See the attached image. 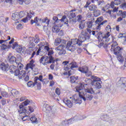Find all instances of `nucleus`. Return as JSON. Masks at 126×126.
<instances>
[{
    "mask_svg": "<svg viewBox=\"0 0 126 126\" xmlns=\"http://www.w3.org/2000/svg\"><path fill=\"white\" fill-rule=\"evenodd\" d=\"M105 30H106L107 32H111V31H112V29H111V27L110 26H107L106 27Z\"/></svg>",
    "mask_w": 126,
    "mask_h": 126,
    "instance_id": "6e6d98bb",
    "label": "nucleus"
},
{
    "mask_svg": "<svg viewBox=\"0 0 126 126\" xmlns=\"http://www.w3.org/2000/svg\"><path fill=\"white\" fill-rule=\"evenodd\" d=\"M61 22H64V24H67L68 22V20L66 18V16H63L62 18L60 20Z\"/></svg>",
    "mask_w": 126,
    "mask_h": 126,
    "instance_id": "72a5a7b5",
    "label": "nucleus"
},
{
    "mask_svg": "<svg viewBox=\"0 0 126 126\" xmlns=\"http://www.w3.org/2000/svg\"><path fill=\"white\" fill-rule=\"evenodd\" d=\"M77 18L78 19V21H80V20H81V19H82V15H79L77 16Z\"/></svg>",
    "mask_w": 126,
    "mask_h": 126,
    "instance_id": "69168bd1",
    "label": "nucleus"
},
{
    "mask_svg": "<svg viewBox=\"0 0 126 126\" xmlns=\"http://www.w3.org/2000/svg\"><path fill=\"white\" fill-rule=\"evenodd\" d=\"M17 65V68L19 69H22V68H23V64H22V63H18Z\"/></svg>",
    "mask_w": 126,
    "mask_h": 126,
    "instance_id": "603ef678",
    "label": "nucleus"
},
{
    "mask_svg": "<svg viewBox=\"0 0 126 126\" xmlns=\"http://www.w3.org/2000/svg\"><path fill=\"white\" fill-rule=\"evenodd\" d=\"M18 47V44H17V43L15 42L13 44V46L12 47V48L14 49H15V48H17Z\"/></svg>",
    "mask_w": 126,
    "mask_h": 126,
    "instance_id": "bf43d9fd",
    "label": "nucleus"
},
{
    "mask_svg": "<svg viewBox=\"0 0 126 126\" xmlns=\"http://www.w3.org/2000/svg\"><path fill=\"white\" fill-rule=\"evenodd\" d=\"M79 71H80L82 73H85L86 75V76H90L91 74H92V73L91 71H89V69H88V67L86 66H84L81 67H79L78 68Z\"/></svg>",
    "mask_w": 126,
    "mask_h": 126,
    "instance_id": "2eb2a0df",
    "label": "nucleus"
},
{
    "mask_svg": "<svg viewBox=\"0 0 126 126\" xmlns=\"http://www.w3.org/2000/svg\"><path fill=\"white\" fill-rule=\"evenodd\" d=\"M117 60L119 61L120 63H124V57H123V55L120 53L119 54L117 55Z\"/></svg>",
    "mask_w": 126,
    "mask_h": 126,
    "instance_id": "cd10ccee",
    "label": "nucleus"
},
{
    "mask_svg": "<svg viewBox=\"0 0 126 126\" xmlns=\"http://www.w3.org/2000/svg\"><path fill=\"white\" fill-rule=\"evenodd\" d=\"M87 26L88 28H89L90 29H91L93 26V22L92 21H88L87 22Z\"/></svg>",
    "mask_w": 126,
    "mask_h": 126,
    "instance_id": "58836bf2",
    "label": "nucleus"
},
{
    "mask_svg": "<svg viewBox=\"0 0 126 126\" xmlns=\"http://www.w3.org/2000/svg\"><path fill=\"white\" fill-rule=\"evenodd\" d=\"M77 117V119H76V121H82V120H84V119H86V117H85L84 116L82 115H79L78 116H75Z\"/></svg>",
    "mask_w": 126,
    "mask_h": 126,
    "instance_id": "4c0bfd02",
    "label": "nucleus"
},
{
    "mask_svg": "<svg viewBox=\"0 0 126 126\" xmlns=\"http://www.w3.org/2000/svg\"><path fill=\"white\" fill-rule=\"evenodd\" d=\"M54 85L55 82H54V81H51L50 82V86H51V87H53V86Z\"/></svg>",
    "mask_w": 126,
    "mask_h": 126,
    "instance_id": "774afa93",
    "label": "nucleus"
},
{
    "mask_svg": "<svg viewBox=\"0 0 126 126\" xmlns=\"http://www.w3.org/2000/svg\"><path fill=\"white\" fill-rule=\"evenodd\" d=\"M23 28V27L22 26V24H20L17 26V29L18 30H20L21 29H22Z\"/></svg>",
    "mask_w": 126,
    "mask_h": 126,
    "instance_id": "052dcab7",
    "label": "nucleus"
},
{
    "mask_svg": "<svg viewBox=\"0 0 126 126\" xmlns=\"http://www.w3.org/2000/svg\"><path fill=\"white\" fill-rule=\"evenodd\" d=\"M16 51L20 54H23L25 52V47H23L22 46H18V47L16 48Z\"/></svg>",
    "mask_w": 126,
    "mask_h": 126,
    "instance_id": "393cba45",
    "label": "nucleus"
},
{
    "mask_svg": "<svg viewBox=\"0 0 126 126\" xmlns=\"http://www.w3.org/2000/svg\"><path fill=\"white\" fill-rule=\"evenodd\" d=\"M77 79H78V77L77 76V77H74V76H73V77H70V82L71 83H74L75 82V81H76V80H77Z\"/></svg>",
    "mask_w": 126,
    "mask_h": 126,
    "instance_id": "ea45409f",
    "label": "nucleus"
},
{
    "mask_svg": "<svg viewBox=\"0 0 126 126\" xmlns=\"http://www.w3.org/2000/svg\"><path fill=\"white\" fill-rule=\"evenodd\" d=\"M42 111H43V112H45V113H48V112L52 111L53 114H55L57 111V109L54 107V106H50L48 104H44L42 108Z\"/></svg>",
    "mask_w": 126,
    "mask_h": 126,
    "instance_id": "4468645a",
    "label": "nucleus"
},
{
    "mask_svg": "<svg viewBox=\"0 0 126 126\" xmlns=\"http://www.w3.org/2000/svg\"><path fill=\"white\" fill-rule=\"evenodd\" d=\"M85 27V23L83 22H81L80 24L79 25V28L80 30H82V29H84Z\"/></svg>",
    "mask_w": 126,
    "mask_h": 126,
    "instance_id": "e433bc0d",
    "label": "nucleus"
},
{
    "mask_svg": "<svg viewBox=\"0 0 126 126\" xmlns=\"http://www.w3.org/2000/svg\"><path fill=\"white\" fill-rule=\"evenodd\" d=\"M100 14H101V12H100V10H95L94 11V15L95 16V17H98Z\"/></svg>",
    "mask_w": 126,
    "mask_h": 126,
    "instance_id": "c9c22d12",
    "label": "nucleus"
},
{
    "mask_svg": "<svg viewBox=\"0 0 126 126\" xmlns=\"http://www.w3.org/2000/svg\"><path fill=\"white\" fill-rule=\"evenodd\" d=\"M90 37L86 31L82 30L81 34L79 36V40L81 43H83L86 40H89Z\"/></svg>",
    "mask_w": 126,
    "mask_h": 126,
    "instance_id": "9b49d317",
    "label": "nucleus"
},
{
    "mask_svg": "<svg viewBox=\"0 0 126 126\" xmlns=\"http://www.w3.org/2000/svg\"><path fill=\"white\" fill-rule=\"evenodd\" d=\"M121 8H123V9H126V2L123 3L122 5L120 6Z\"/></svg>",
    "mask_w": 126,
    "mask_h": 126,
    "instance_id": "5fc2aeb1",
    "label": "nucleus"
},
{
    "mask_svg": "<svg viewBox=\"0 0 126 126\" xmlns=\"http://www.w3.org/2000/svg\"><path fill=\"white\" fill-rule=\"evenodd\" d=\"M60 126H68V124L66 123V121L62 122V124L60 125Z\"/></svg>",
    "mask_w": 126,
    "mask_h": 126,
    "instance_id": "864d4df0",
    "label": "nucleus"
},
{
    "mask_svg": "<svg viewBox=\"0 0 126 126\" xmlns=\"http://www.w3.org/2000/svg\"><path fill=\"white\" fill-rule=\"evenodd\" d=\"M31 24H34V23H35L37 26H39L40 24H42V23H45V24L48 26L50 24V20H49L48 18H45L42 19L38 18V17H35L34 20H31Z\"/></svg>",
    "mask_w": 126,
    "mask_h": 126,
    "instance_id": "0eeeda50",
    "label": "nucleus"
},
{
    "mask_svg": "<svg viewBox=\"0 0 126 126\" xmlns=\"http://www.w3.org/2000/svg\"><path fill=\"white\" fill-rule=\"evenodd\" d=\"M34 81L35 82V83H36V85L39 86L41 85V84L40 83V81H43V76L40 75L39 77H35L34 78Z\"/></svg>",
    "mask_w": 126,
    "mask_h": 126,
    "instance_id": "5701e85b",
    "label": "nucleus"
},
{
    "mask_svg": "<svg viewBox=\"0 0 126 126\" xmlns=\"http://www.w3.org/2000/svg\"><path fill=\"white\" fill-rule=\"evenodd\" d=\"M106 50L107 52H109V50H110L111 52H113V54L117 56V55L121 54L122 51H123V48L118 46V43L112 38V44H107Z\"/></svg>",
    "mask_w": 126,
    "mask_h": 126,
    "instance_id": "7ed1b4c3",
    "label": "nucleus"
},
{
    "mask_svg": "<svg viewBox=\"0 0 126 126\" xmlns=\"http://www.w3.org/2000/svg\"><path fill=\"white\" fill-rule=\"evenodd\" d=\"M5 49H7V45L2 44L0 46V49L2 50V51H4Z\"/></svg>",
    "mask_w": 126,
    "mask_h": 126,
    "instance_id": "09e8293b",
    "label": "nucleus"
},
{
    "mask_svg": "<svg viewBox=\"0 0 126 126\" xmlns=\"http://www.w3.org/2000/svg\"><path fill=\"white\" fill-rule=\"evenodd\" d=\"M33 42H35V44H38L39 42H40V38H39V36L38 35L35 36Z\"/></svg>",
    "mask_w": 126,
    "mask_h": 126,
    "instance_id": "a18cd8bd",
    "label": "nucleus"
},
{
    "mask_svg": "<svg viewBox=\"0 0 126 126\" xmlns=\"http://www.w3.org/2000/svg\"><path fill=\"white\" fill-rule=\"evenodd\" d=\"M63 65H64L63 68L64 71L63 72V75H68V76H70V75L72 74L71 69L77 67V63L75 62H72L69 63V61H64L63 63Z\"/></svg>",
    "mask_w": 126,
    "mask_h": 126,
    "instance_id": "f03ea898",
    "label": "nucleus"
},
{
    "mask_svg": "<svg viewBox=\"0 0 126 126\" xmlns=\"http://www.w3.org/2000/svg\"><path fill=\"white\" fill-rule=\"evenodd\" d=\"M75 16H76L75 13H73V12L70 13L68 15V18H69V19H72V18H74Z\"/></svg>",
    "mask_w": 126,
    "mask_h": 126,
    "instance_id": "37998d69",
    "label": "nucleus"
},
{
    "mask_svg": "<svg viewBox=\"0 0 126 126\" xmlns=\"http://www.w3.org/2000/svg\"><path fill=\"white\" fill-rule=\"evenodd\" d=\"M1 95L2 97H5V98H7V97H8V94L6 93V92H1Z\"/></svg>",
    "mask_w": 126,
    "mask_h": 126,
    "instance_id": "49530a36",
    "label": "nucleus"
},
{
    "mask_svg": "<svg viewBox=\"0 0 126 126\" xmlns=\"http://www.w3.org/2000/svg\"><path fill=\"white\" fill-rule=\"evenodd\" d=\"M8 61L10 63H15L16 61V58L13 56H12L11 54H9L8 56Z\"/></svg>",
    "mask_w": 126,
    "mask_h": 126,
    "instance_id": "4be33fe9",
    "label": "nucleus"
},
{
    "mask_svg": "<svg viewBox=\"0 0 126 126\" xmlns=\"http://www.w3.org/2000/svg\"><path fill=\"white\" fill-rule=\"evenodd\" d=\"M85 82L86 83H87V84H89L90 82H91V79L87 78L85 79Z\"/></svg>",
    "mask_w": 126,
    "mask_h": 126,
    "instance_id": "0e129e2a",
    "label": "nucleus"
},
{
    "mask_svg": "<svg viewBox=\"0 0 126 126\" xmlns=\"http://www.w3.org/2000/svg\"><path fill=\"white\" fill-rule=\"evenodd\" d=\"M28 18L29 19H31V18H32V16L30 15V14H29V13H28V16L27 17L22 19L23 22H24V23H26V22H28Z\"/></svg>",
    "mask_w": 126,
    "mask_h": 126,
    "instance_id": "2f4dec72",
    "label": "nucleus"
},
{
    "mask_svg": "<svg viewBox=\"0 0 126 126\" xmlns=\"http://www.w3.org/2000/svg\"><path fill=\"white\" fill-rule=\"evenodd\" d=\"M101 118L104 122H111V118L107 115H102Z\"/></svg>",
    "mask_w": 126,
    "mask_h": 126,
    "instance_id": "bb28decb",
    "label": "nucleus"
},
{
    "mask_svg": "<svg viewBox=\"0 0 126 126\" xmlns=\"http://www.w3.org/2000/svg\"><path fill=\"white\" fill-rule=\"evenodd\" d=\"M65 44H62L58 46L57 47L55 48V50L59 51L58 52V54L60 56H63V55H65Z\"/></svg>",
    "mask_w": 126,
    "mask_h": 126,
    "instance_id": "ddd939ff",
    "label": "nucleus"
},
{
    "mask_svg": "<svg viewBox=\"0 0 126 126\" xmlns=\"http://www.w3.org/2000/svg\"><path fill=\"white\" fill-rule=\"evenodd\" d=\"M8 40H10V36H7V39H1L0 40V44H2V43H5V44L6 43L5 42H7Z\"/></svg>",
    "mask_w": 126,
    "mask_h": 126,
    "instance_id": "79ce46f5",
    "label": "nucleus"
},
{
    "mask_svg": "<svg viewBox=\"0 0 126 126\" xmlns=\"http://www.w3.org/2000/svg\"><path fill=\"white\" fill-rule=\"evenodd\" d=\"M24 100H26V97L22 96V97L20 98V102H22L23 101H24Z\"/></svg>",
    "mask_w": 126,
    "mask_h": 126,
    "instance_id": "338daca9",
    "label": "nucleus"
},
{
    "mask_svg": "<svg viewBox=\"0 0 126 126\" xmlns=\"http://www.w3.org/2000/svg\"><path fill=\"white\" fill-rule=\"evenodd\" d=\"M29 111L31 112V113H33L34 112V108L32 106H29Z\"/></svg>",
    "mask_w": 126,
    "mask_h": 126,
    "instance_id": "680f3d73",
    "label": "nucleus"
},
{
    "mask_svg": "<svg viewBox=\"0 0 126 126\" xmlns=\"http://www.w3.org/2000/svg\"><path fill=\"white\" fill-rule=\"evenodd\" d=\"M35 66V64H34V60H32L30 63H28L27 64V66L26 67V70H28L29 68H30L32 70H33V67Z\"/></svg>",
    "mask_w": 126,
    "mask_h": 126,
    "instance_id": "aec40b11",
    "label": "nucleus"
},
{
    "mask_svg": "<svg viewBox=\"0 0 126 126\" xmlns=\"http://www.w3.org/2000/svg\"><path fill=\"white\" fill-rule=\"evenodd\" d=\"M40 63L43 65H47L48 63H55V60L53 57H49L48 56H43L39 60Z\"/></svg>",
    "mask_w": 126,
    "mask_h": 126,
    "instance_id": "9d476101",
    "label": "nucleus"
},
{
    "mask_svg": "<svg viewBox=\"0 0 126 126\" xmlns=\"http://www.w3.org/2000/svg\"><path fill=\"white\" fill-rule=\"evenodd\" d=\"M87 31L90 33V34H92V35H93L94 36H96L98 38V39H99V38H101V37H102V33L101 32H98L99 31H91V30L89 29H87Z\"/></svg>",
    "mask_w": 126,
    "mask_h": 126,
    "instance_id": "dca6fc26",
    "label": "nucleus"
},
{
    "mask_svg": "<svg viewBox=\"0 0 126 126\" xmlns=\"http://www.w3.org/2000/svg\"><path fill=\"white\" fill-rule=\"evenodd\" d=\"M122 35V36H120V37H122V38H124L123 44L124 45H126V36H124L123 34H120V35Z\"/></svg>",
    "mask_w": 126,
    "mask_h": 126,
    "instance_id": "13d9d810",
    "label": "nucleus"
},
{
    "mask_svg": "<svg viewBox=\"0 0 126 126\" xmlns=\"http://www.w3.org/2000/svg\"><path fill=\"white\" fill-rule=\"evenodd\" d=\"M124 1H125V0H115L114 2H111L110 6L112 8H114V4L115 5H119V4H121L122 2H124Z\"/></svg>",
    "mask_w": 126,
    "mask_h": 126,
    "instance_id": "6ab92c4d",
    "label": "nucleus"
},
{
    "mask_svg": "<svg viewBox=\"0 0 126 126\" xmlns=\"http://www.w3.org/2000/svg\"><path fill=\"white\" fill-rule=\"evenodd\" d=\"M30 104V101L28 99H27L25 102H23L19 105V109L18 112L20 114H26V115H30V112L29 111H27L24 108V106H27V105H29Z\"/></svg>",
    "mask_w": 126,
    "mask_h": 126,
    "instance_id": "1a4fd4ad",
    "label": "nucleus"
},
{
    "mask_svg": "<svg viewBox=\"0 0 126 126\" xmlns=\"http://www.w3.org/2000/svg\"><path fill=\"white\" fill-rule=\"evenodd\" d=\"M55 92L57 94V95H60V94H61V91H60V88H57L55 90Z\"/></svg>",
    "mask_w": 126,
    "mask_h": 126,
    "instance_id": "4d7b16f0",
    "label": "nucleus"
},
{
    "mask_svg": "<svg viewBox=\"0 0 126 126\" xmlns=\"http://www.w3.org/2000/svg\"><path fill=\"white\" fill-rule=\"evenodd\" d=\"M92 85L95 86V88H98V89L101 88V84H102V81H101L100 78L93 75L92 76Z\"/></svg>",
    "mask_w": 126,
    "mask_h": 126,
    "instance_id": "6e6552de",
    "label": "nucleus"
},
{
    "mask_svg": "<svg viewBox=\"0 0 126 126\" xmlns=\"http://www.w3.org/2000/svg\"><path fill=\"white\" fill-rule=\"evenodd\" d=\"M22 120L24 121H30V117L29 116L25 115L24 116H22Z\"/></svg>",
    "mask_w": 126,
    "mask_h": 126,
    "instance_id": "de8ad7c7",
    "label": "nucleus"
},
{
    "mask_svg": "<svg viewBox=\"0 0 126 126\" xmlns=\"http://www.w3.org/2000/svg\"><path fill=\"white\" fill-rule=\"evenodd\" d=\"M103 17H100L98 18L95 21V24L93 25V27L92 28L93 30H97V31H100L101 30V25H104L105 23L108 22V21L105 20L103 21Z\"/></svg>",
    "mask_w": 126,
    "mask_h": 126,
    "instance_id": "423d86ee",
    "label": "nucleus"
},
{
    "mask_svg": "<svg viewBox=\"0 0 126 126\" xmlns=\"http://www.w3.org/2000/svg\"><path fill=\"white\" fill-rule=\"evenodd\" d=\"M91 2H94V0H89V1L87 2L86 4L84 6V7L85 8L88 7V6H89V5L91 3Z\"/></svg>",
    "mask_w": 126,
    "mask_h": 126,
    "instance_id": "8fccbe9b",
    "label": "nucleus"
},
{
    "mask_svg": "<svg viewBox=\"0 0 126 126\" xmlns=\"http://www.w3.org/2000/svg\"><path fill=\"white\" fill-rule=\"evenodd\" d=\"M30 121H31L32 124H38V122L37 120V118L35 116H32L30 118Z\"/></svg>",
    "mask_w": 126,
    "mask_h": 126,
    "instance_id": "473e14b6",
    "label": "nucleus"
},
{
    "mask_svg": "<svg viewBox=\"0 0 126 126\" xmlns=\"http://www.w3.org/2000/svg\"><path fill=\"white\" fill-rule=\"evenodd\" d=\"M110 6H111V5H110V4H107L105 7L102 8V10H103V11H106V9H108Z\"/></svg>",
    "mask_w": 126,
    "mask_h": 126,
    "instance_id": "3c124183",
    "label": "nucleus"
},
{
    "mask_svg": "<svg viewBox=\"0 0 126 126\" xmlns=\"http://www.w3.org/2000/svg\"><path fill=\"white\" fill-rule=\"evenodd\" d=\"M118 83L121 88L126 90V78H121L118 81Z\"/></svg>",
    "mask_w": 126,
    "mask_h": 126,
    "instance_id": "f3484780",
    "label": "nucleus"
},
{
    "mask_svg": "<svg viewBox=\"0 0 126 126\" xmlns=\"http://www.w3.org/2000/svg\"><path fill=\"white\" fill-rule=\"evenodd\" d=\"M25 16V12L21 11L19 12L14 13L12 15V19L14 20L15 21H17V20H19V19L22 18V17H24Z\"/></svg>",
    "mask_w": 126,
    "mask_h": 126,
    "instance_id": "f8f14e48",
    "label": "nucleus"
},
{
    "mask_svg": "<svg viewBox=\"0 0 126 126\" xmlns=\"http://www.w3.org/2000/svg\"><path fill=\"white\" fill-rule=\"evenodd\" d=\"M38 45L39 46V48L36 52V56H39V55H40V53H41V49H42V48H43L44 51H45V52H48V55L49 58L53 57L52 56V55L54 54V51L51 49H50V47H49V45H47L44 46V45L43 44V42L40 43L39 44H38Z\"/></svg>",
    "mask_w": 126,
    "mask_h": 126,
    "instance_id": "39448f33",
    "label": "nucleus"
},
{
    "mask_svg": "<svg viewBox=\"0 0 126 126\" xmlns=\"http://www.w3.org/2000/svg\"><path fill=\"white\" fill-rule=\"evenodd\" d=\"M84 85L82 84H80L75 88L76 92L79 93V97H77V94H75L72 96V102L70 100L64 99L63 103L66 105L68 108H71L73 106L74 104H79L80 105L82 103V101H91L93 99V95L92 94H94L95 92L93 88H88L85 90H83Z\"/></svg>",
    "mask_w": 126,
    "mask_h": 126,
    "instance_id": "f257e3e1",
    "label": "nucleus"
},
{
    "mask_svg": "<svg viewBox=\"0 0 126 126\" xmlns=\"http://www.w3.org/2000/svg\"><path fill=\"white\" fill-rule=\"evenodd\" d=\"M52 32L53 33H59L60 32V29L58 26H54L52 28Z\"/></svg>",
    "mask_w": 126,
    "mask_h": 126,
    "instance_id": "c756f323",
    "label": "nucleus"
},
{
    "mask_svg": "<svg viewBox=\"0 0 126 126\" xmlns=\"http://www.w3.org/2000/svg\"><path fill=\"white\" fill-rule=\"evenodd\" d=\"M35 85H37L35 81H34V83H33V82L32 81H29L27 83V86H28V87H32H32H34V86H35Z\"/></svg>",
    "mask_w": 126,
    "mask_h": 126,
    "instance_id": "f704fd0d",
    "label": "nucleus"
},
{
    "mask_svg": "<svg viewBox=\"0 0 126 126\" xmlns=\"http://www.w3.org/2000/svg\"><path fill=\"white\" fill-rule=\"evenodd\" d=\"M0 66L2 70H8L9 69V65L8 63L5 64V63H1L0 64Z\"/></svg>",
    "mask_w": 126,
    "mask_h": 126,
    "instance_id": "b1692460",
    "label": "nucleus"
},
{
    "mask_svg": "<svg viewBox=\"0 0 126 126\" xmlns=\"http://www.w3.org/2000/svg\"><path fill=\"white\" fill-rule=\"evenodd\" d=\"M26 74V72L24 70L20 71L19 74V79H22L23 77H25V75Z\"/></svg>",
    "mask_w": 126,
    "mask_h": 126,
    "instance_id": "c85d7f7f",
    "label": "nucleus"
},
{
    "mask_svg": "<svg viewBox=\"0 0 126 126\" xmlns=\"http://www.w3.org/2000/svg\"><path fill=\"white\" fill-rule=\"evenodd\" d=\"M78 45L81 46L82 43L79 41V38H75L72 39L71 41H68L66 45V49L68 51L70 52H74L76 50V46L72 45Z\"/></svg>",
    "mask_w": 126,
    "mask_h": 126,
    "instance_id": "20e7f679",
    "label": "nucleus"
},
{
    "mask_svg": "<svg viewBox=\"0 0 126 126\" xmlns=\"http://www.w3.org/2000/svg\"><path fill=\"white\" fill-rule=\"evenodd\" d=\"M76 119H77V117H74L72 119L66 120V124H67L68 126H69V125H71L72 124H73L74 122L76 121Z\"/></svg>",
    "mask_w": 126,
    "mask_h": 126,
    "instance_id": "a878e982",
    "label": "nucleus"
},
{
    "mask_svg": "<svg viewBox=\"0 0 126 126\" xmlns=\"http://www.w3.org/2000/svg\"><path fill=\"white\" fill-rule=\"evenodd\" d=\"M19 72H20V71L19 69H16L15 71H14V73H15V75H16V76H17L18 75H19Z\"/></svg>",
    "mask_w": 126,
    "mask_h": 126,
    "instance_id": "e2e57ef3",
    "label": "nucleus"
},
{
    "mask_svg": "<svg viewBox=\"0 0 126 126\" xmlns=\"http://www.w3.org/2000/svg\"><path fill=\"white\" fill-rule=\"evenodd\" d=\"M66 41L64 39H62L61 38H57L55 39L54 43L55 46H59V45H62L63 44H66Z\"/></svg>",
    "mask_w": 126,
    "mask_h": 126,
    "instance_id": "a211bd4d",
    "label": "nucleus"
},
{
    "mask_svg": "<svg viewBox=\"0 0 126 126\" xmlns=\"http://www.w3.org/2000/svg\"><path fill=\"white\" fill-rule=\"evenodd\" d=\"M22 61V58H21V56H19L17 58V59H16V61L15 63H16L18 64V63H21V62Z\"/></svg>",
    "mask_w": 126,
    "mask_h": 126,
    "instance_id": "c03bdc74",
    "label": "nucleus"
},
{
    "mask_svg": "<svg viewBox=\"0 0 126 126\" xmlns=\"http://www.w3.org/2000/svg\"><path fill=\"white\" fill-rule=\"evenodd\" d=\"M11 94H12L13 96H15V95H18V94H19V92L16 90H12L11 91Z\"/></svg>",
    "mask_w": 126,
    "mask_h": 126,
    "instance_id": "a19ab883",
    "label": "nucleus"
},
{
    "mask_svg": "<svg viewBox=\"0 0 126 126\" xmlns=\"http://www.w3.org/2000/svg\"><path fill=\"white\" fill-rule=\"evenodd\" d=\"M89 9L90 11H95L97 9V6L94 4L91 5L89 6Z\"/></svg>",
    "mask_w": 126,
    "mask_h": 126,
    "instance_id": "7c9ffc66",
    "label": "nucleus"
},
{
    "mask_svg": "<svg viewBox=\"0 0 126 126\" xmlns=\"http://www.w3.org/2000/svg\"><path fill=\"white\" fill-rule=\"evenodd\" d=\"M110 36H111L110 32H107L105 35L102 37V39H101V41H103V42H109L110 41V38H109Z\"/></svg>",
    "mask_w": 126,
    "mask_h": 126,
    "instance_id": "412c9836",
    "label": "nucleus"
}]
</instances>
